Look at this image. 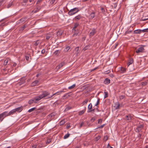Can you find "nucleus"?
<instances>
[{"mask_svg": "<svg viewBox=\"0 0 148 148\" xmlns=\"http://www.w3.org/2000/svg\"><path fill=\"white\" fill-rule=\"evenodd\" d=\"M25 18H22L20 20V21L21 22H23L25 21Z\"/></svg>", "mask_w": 148, "mask_h": 148, "instance_id": "obj_53", "label": "nucleus"}, {"mask_svg": "<svg viewBox=\"0 0 148 148\" xmlns=\"http://www.w3.org/2000/svg\"><path fill=\"white\" fill-rule=\"evenodd\" d=\"M99 101H100V99L99 98L97 101L96 104L95 105V106H97V105L99 104Z\"/></svg>", "mask_w": 148, "mask_h": 148, "instance_id": "obj_37", "label": "nucleus"}, {"mask_svg": "<svg viewBox=\"0 0 148 148\" xmlns=\"http://www.w3.org/2000/svg\"><path fill=\"white\" fill-rule=\"evenodd\" d=\"M51 140L50 139H48L46 142V144L49 143L51 142Z\"/></svg>", "mask_w": 148, "mask_h": 148, "instance_id": "obj_40", "label": "nucleus"}, {"mask_svg": "<svg viewBox=\"0 0 148 148\" xmlns=\"http://www.w3.org/2000/svg\"><path fill=\"white\" fill-rule=\"evenodd\" d=\"M90 47V46L89 45H87L83 49V50L84 51H85L88 49Z\"/></svg>", "mask_w": 148, "mask_h": 148, "instance_id": "obj_27", "label": "nucleus"}, {"mask_svg": "<svg viewBox=\"0 0 148 148\" xmlns=\"http://www.w3.org/2000/svg\"><path fill=\"white\" fill-rule=\"evenodd\" d=\"M29 58L28 56H26V59L27 60H28L29 59Z\"/></svg>", "mask_w": 148, "mask_h": 148, "instance_id": "obj_62", "label": "nucleus"}, {"mask_svg": "<svg viewBox=\"0 0 148 148\" xmlns=\"http://www.w3.org/2000/svg\"><path fill=\"white\" fill-rule=\"evenodd\" d=\"M2 118H3V117H2L1 115V114H0V120L1 121H2L3 119V118L2 119H1Z\"/></svg>", "mask_w": 148, "mask_h": 148, "instance_id": "obj_50", "label": "nucleus"}, {"mask_svg": "<svg viewBox=\"0 0 148 148\" xmlns=\"http://www.w3.org/2000/svg\"><path fill=\"white\" fill-rule=\"evenodd\" d=\"M42 1V0H38L36 3V5H37V6L38 7L39 6V5L40 4V3Z\"/></svg>", "mask_w": 148, "mask_h": 148, "instance_id": "obj_24", "label": "nucleus"}, {"mask_svg": "<svg viewBox=\"0 0 148 148\" xmlns=\"http://www.w3.org/2000/svg\"><path fill=\"white\" fill-rule=\"evenodd\" d=\"M125 97V96L124 95H121L119 97V99L121 100L122 99Z\"/></svg>", "mask_w": 148, "mask_h": 148, "instance_id": "obj_42", "label": "nucleus"}, {"mask_svg": "<svg viewBox=\"0 0 148 148\" xmlns=\"http://www.w3.org/2000/svg\"><path fill=\"white\" fill-rule=\"evenodd\" d=\"M72 31L73 32H75L76 31L75 28H74V27H73V28L72 29Z\"/></svg>", "mask_w": 148, "mask_h": 148, "instance_id": "obj_58", "label": "nucleus"}, {"mask_svg": "<svg viewBox=\"0 0 148 148\" xmlns=\"http://www.w3.org/2000/svg\"><path fill=\"white\" fill-rule=\"evenodd\" d=\"M22 107L21 106L19 107L16 108L14 109V110H14L15 112H20L22 110Z\"/></svg>", "mask_w": 148, "mask_h": 148, "instance_id": "obj_10", "label": "nucleus"}, {"mask_svg": "<svg viewBox=\"0 0 148 148\" xmlns=\"http://www.w3.org/2000/svg\"><path fill=\"white\" fill-rule=\"evenodd\" d=\"M80 51V50H79V47H77L75 48L73 53L77 56L79 54Z\"/></svg>", "mask_w": 148, "mask_h": 148, "instance_id": "obj_4", "label": "nucleus"}, {"mask_svg": "<svg viewBox=\"0 0 148 148\" xmlns=\"http://www.w3.org/2000/svg\"><path fill=\"white\" fill-rule=\"evenodd\" d=\"M70 135V134L68 133H67V134H65L64 137V139H66L67 138L69 137Z\"/></svg>", "mask_w": 148, "mask_h": 148, "instance_id": "obj_25", "label": "nucleus"}, {"mask_svg": "<svg viewBox=\"0 0 148 148\" xmlns=\"http://www.w3.org/2000/svg\"><path fill=\"white\" fill-rule=\"evenodd\" d=\"M101 10L102 13H104L105 12V9L103 8H101Z\"/></svg>", "mask_w": 148, "mask_h": 148, "instance_id": "obj_49", "label": "nucleus"}, {"mask_svg": "<svg viewBox=\"0 0 148 148\" xmlns=\"http://www.w3.org/2000/svg\"><path fill=\"white\" fill-rule=\"evenodd\" d=\"M143 125L140 124L139 125L136 129V132H139L143 128Z\"/></svg>", "mask_w": 148, "mask_h": 148, "instance_id": "obj_5", "label": "nucleus"}, {"mask_svg": "<svg viewBox=\"0 0 148 148\" xmlns=\"http://www.w3.org/2000/svg\"><path fill=\"white\" fill-rule=\"evenodd\" d=\"M132 116L130 114L126 115L125 116V119L127 121H130L132 119Z\"/></svg>", "mask_w": 148, "mask_h": 148, "instance_id": "obj_7", "label": "nucleus"}, {"mask_svg": "<svg viewBox=\"0 0 148 148\" xmlns=\"http://www.w3.org/2000/svg\"><path fill=\"white\" fill-rule=\"evenodd\" d=\"M114 107L116 109H119L120 107V105L119 102H116L115 104Z\"/></svg>", "mask_w": 148, "mask_h": 148, "instance_id": "obj_12", "label": "nucleus"}, {"mask_svg": "<svg viewBox=\"0 0 148 148\" xmlns=\"http://www.w3.org/2000/svg\"><path fill=\"white\" fill-rule=\"evenodd\" d=\"M132 32V31H127L125 32V34H130V33H131Z\"/></svg>", "mask_w": 148, "mask_h": 148, "instance_id": "obj_45", "label": "nucleus"}, {"mask_svg": "<svg viewBox=\"0 0 148 148\" xmlns=\"http://www.w3.org/2000/svg\"><path fill=\"white\" fill-rule=\"evenodd\" d=\"M63 92L62 91H61L58 92L53 94L52 95H50V93L49 92L46 91H43L42 92V94L40 95L39 96L35 97L34 99L29 100L28 103L30 104L34 103H37V101H39L43 98L46 97V99H49L55 95H58L60 94Z\"/></svg>", "mask_w": 148, "mask_h": 148, "instance_id": "obj_1", "label": "nucleus"}, {"mask_svg": "<svg viewBox=\"0 0 148 148\" xmlns=\"http://www.w3.org/2000/svg\"><path fill=\"white\" fill-rule=\"evenodd\" d=\"M28 0H23V1L24 3H26L27 2Z\"/></svg>", "mask_w": 148, "mask_h": 148, "instance_id": "obj_59", "label": "nucleus"}, {"mask_svg": "<svg viewBox=\"0 0 148 148\" xmlns=\"http://www.w3.org/2000/svg\"><path fill=\"white\" fill-rule=\"evenodd\" d=\"M45 52V49H42L41 51V53L42 54L44 53Z\"/></svg>", "mask_w": 148, "mask_h": 148, "instance_id": "obj_55", "label": "nucleus"}, {"mask_svg": "<svg viewBox=\"0 0 148 148\" xmlns=\"http://www.w3.org/2000/svg\"><path fill=\"white\" fill-rule=\"evenodd\" d=\"M36 145H33L32 146V148H36Z\"/></svg>", "mask_w": 148, "mask_h": 148, "instance_id": "obj_60", "label": "nucleus"}, {"mask_svg": "<svg viewBox=\"0 0 148 148\" xmlns=\"http://www.w3.org/2000/svg\"><path fill=\"white\" fill-rule=\"evenodd\" d=\"M126 69L125 68L123 67H121V73H124L126 71Z\"/></svg>", "mask_w": 148, "mask_h": 148, "instance_id": "obj_28", "label": "nucleus"}, {"mask_svg": "<svg viewBox=\"0 0 148 148\" xmlns=\"http://www.w3.org/2000/svg\"><path fill=\"white\" fill-rule=\"evenodd\" d=\"M104 125H105V124H103V125H101V126L99 127H97V128H102L104 127Z\"/></svg>", "mask_w": 148, "mask_h": 148, "instance_id": "obj_51", "label": "nucleus"}, {"mask_svg": "<svg viewBox=\"0 0 148 148\" xmlns=\"http://www.w3.org/2000/svg\"><path fill=\"white\" fill-rule=\"evenodd\" d=\"M143 47H140L137 49H136V52L137 53L144 52L145 49Z\"/></svg>", "mask_w": 148, "mask_h": 148, "instance_id": "obj_3", "label": "nucleus"}, {"mask_svg": "<svg viewBox=\"0 0 148 148\" xmlns=\"http://www.w3.org/2000/svg\"><path fill=\"white\" fill-rule=\"evenodd\" d=\"M104 94L105 95L104 98H106L108 96V93L107 92H104Z\"/></svg>", "mask_w": 148, "mask_h": 148, "instance_id": "obj_32", "label": "nucleus"}, {"mask_svg": "<svg viewBox=\"0 0 148 148\" xmlns=\"http://www.w3.org/2000/svg\"><path fill=\"white\" fill-rule=\"evenodd\" d=\"M142 32L141 29H137L134 31V34H140Z\"/></svg>", "mask_w": 148, "mask_h": 148, "instance_id": "obj_15", "label": "nucleus"}, {"mask_svg": "<svg viewBox=\"0 0 148 148\" xmlns=\"http://www.w3.org/2000/svg\"><path fill=\"white\" fill-rule=\"evenodd\" d=\"M77 33H74L73 35V36H77Z\"/></svg>", "mask_w": 148, "mask_h": 148, "instance_id": "obj_63", "label": "nucleus"}, {"mask_svg": "<svg viewBox=\"0 0 148 148\" xmlns=\"http://www.w3.org/2000/svg\"><path fill=\"white\" fill-rule=\"evenodd\" d=\"M56 0H50V3L51 4H53L54 3Z\"/></svg>", "mask_w": 148, "mask_h": 148, "instance_id": "obj_36", "label": "nucleus"}, {"mask_svg": "<svg viewBox=\"0 0 148 148\" xmlns=\"http://www.w3.org/2000/svg\"><path fill=\"white\" fill-rule=\"evenodd\" d=\"M147 81H145L144 82H141V84L142 86H144L147 85Z\"/></svg>", "mask_w": 148, "mask_h": 148, "instance_id": "obj_26", "label": "nucleus"}, {"mask_svg": "<svg viewBox=\"0 0 148 148\" xmlns=\"http://www.w3.org/2000/svg\"><path fill=\"white\" fill-rule=\"evenodd\" d=\"M15 110L13 109L11 110L8 113V115H9V116L11 115V114H14L15 112Z\"/></svg>", "mask_w": 148, "mask_h": 148, "instance_id": "obj_16", "label": "nucleus"}, {"mask_svg": "<svg viewBox=\"0 0 148 148\" xmlns=\"http://www.w3.org/2000/svg\"><path fill=\"white\" fill-rule=\"evenodd\" d=\"M25 25H24L21 28V30H23L25 28Z\"/></svg>", "mask_w": 148, "mask_h": 148, "instance_id": "obj_46", "label": "nucleus"}, {"mask_svg": "<svg viewBox=\"0 0 148 148\" xmlns=\"http://www.w3.org/2000/svg\"><path fill=\"white\" fill-rule=\"evenodd\" d=\"M88 101V99H85V100L82 103V104L83 105H85L86 104Z\"/></svg>", "mask_w": 148, "mask_h": 148, "instance_id": "obj_33", "label": "nucleus"}, {"mask_svg": "<svg viewBox=\"0 0 148 148\" xmlns=\"http://www.w3.org/2000/svg\"><path fill=\"white\" fill-rule=\"evenodd\" d=\"M8 60H9V59H5V60L4 62L3 65H6L8 63Z\"/></svg>", "mask_w": 148, "mask_h": 148, "instance_id": "obj_23", "label": "nucleus"}, {"mask_svg": "<svg viewBox=\"0 0 148 148\" xmlns=\"http://www.w3.org/2000/svg\"><path fill=\"white\" fill-rule=\"evenodd\" d=\"M108 139V137L107 136H105L103 138V140L105 141H106Z\"/></svg>", "mask_w": 148, "mask_h": 148, "instance_id": "obj_44", "label": "nucleus"}, {"mask_svg": "<svg viewBox=\"0 0 148 148\" xmlns=\"http://www.w3.org/2000/svg\"><path fill=\"white\" fill-rule=\"evenodd\" d=\"M100 136H98L97 137H96L95 138V140L96 141L98 140L100 138Z\"/></svg>", "mask_w": 148, "mask_h": 148, "instance_id": "obj_43", "label": "nucleus"}, {"mask_svg": "<svg viewBox=\"0 0 148 148\" xmlns=\"http://www.w3.org/2000/svg\"><path fill=\"white\" fill-rule=\"evenodd\" d=\"M1 114V115L3 119L5 117L9 116L8 112L7 111H5L3 112Z\"/></svg>", "mask_w": 148, "mask_h": 148, "instance_id": "obj_8", "label": "nucleus"}, {"mask_svg": "<svg viewBox=\"0 0 148 148\" xmlns=\"http://www.w3.org/2000/svg\"><path fill=\"white\" fill-rule=\"evenodd\" d=\"M59 50H56V51L54 53H53L55 55H57L58 53H59Z\"/></svg>", "mask_w": 148, "mask_h": 148, "instance_id": "obj_38", "label": "nucleus"}, {"mask_svg": "<svg viewBox=\"0 0 148 148\" xmlns=\"http://www.w3.org/2000/svg\"><path fill=\"white\" fill-rule=\"evenodd\" d=\"M81 16L80 15H79L75 16V19L76 21H78L80 19Z\"/></svg>", "mask_w": 148, "mask_h": 148, "instance_id": "obj_20", "label": "nucleus"}, {"mask_svg": "<svg viewBox=\"0 0 148 148\" xmlns=\"http://www.w3.org/2000/svg\"><path fill=\"white\" fill-rule=\"evenodd\" d=\"M62 33L60 31H58L57 32V36H60L62 35Z\"/></svg>", "mask_w": 148, "mask_h": 148, "instance_id": "obj_31", "label": "nucleus"}, {"mask_svg": "<svg viewBox=\"0 0 148 148\" xmlns=\"http://www.w3.org/2000/svg\"><path fill=\"white\" fill-rule=\"evenodd\" d=\"M38 82H39L38 80H35L32 83V85L33 86H36V84H37Z\"/></svg>", "mask_w": 148, "mask_h": 148, "instance_id": "obj_18", "label": "nucleus"}, {"mask_svg": "<svg viewBox=\"0 0 148 148\" xmlns=\"http://www.w3.org/2000/svg\"><path fill=\"white\" fill-rule=\"evenodd\" d=\"M107 148H113V147H111L109 144H108V145H107Z\"/></svg>", "mask_w": 148, "mask_h": 148, "instance_id": "obj_54", "label": "nucleus"}, {"mask_svg": "<svg viewBox=\"0 0 148 148\" xmlns=\"http://www.w3.org/2000/svg\"><path fill=\"white\" fill-rule=\"evenodd\" d=\"M12 5V3H10L7 5V8H9Z\"/></svg>", "mask_w": 148, "mask_h": 148, "instance_id": "obj_47", "label": "nucleus"}, {"mask_svg": "<svg viewBox=\"0 0 148 148\" xmlns=\"http://www.w3.org/2000/svg\"><path fill=\"white\" fill-rule=\"evenodd\" d=\"M76 84H73L72 86H70L68 87V89L69 90H71L73 89L75 86Z\"/></svg>", "mask_w": 148, "mask_h": 148, "instance_id": "obj_21", "label": "nucleus"}, {"mask_svg": "<svg viewBox=\"0 0 148 148\" xmlns=\"http://www.w3.org/2000/svg\"><path fill=\"white\" fill-rule=\"evenodd\" d=\"M79 25V24L78 23H75V25H74V28H77L78 26Z\"/></svg>", "mask_w": 148, "mask_h": 148, "instance_id": "obj_39", "label": "nucleus"}, {"mask_svg": "<svg viewBox=\"0 0 148 148\" xmlns=\"http://www.w3.org/2000/svg\"><path fill=\"white\" fill-rule=\"evenodd\" d=\"M65 123L64 121H62L60 123V125H62L64 124Z\"/></svg>", "mask_w": 148, "mask_h": 148, "instance_id": "obj_41", "label": "nucleus"}, {"mask_svg": "<svg viewBox=\"0 0 148 148\" xmlns=\"http://www.w3.org/2000/svg\"><path fill=\"white\" fill-rule=\"evenodd\" d=\"M110 76L112 77H114V75L112 74H110Z\"/></svg>", "mask_w": 148, "mask_h": 148, "instance_id": "obj_57", "label": "nucleus"}, {"mask_svg": "<svg viewBox=\"0 0 148 148\" xmlns=\"http://www.w3.org/2000/svg\"><path fill=\"white\" fill-rule=\"evenodd\" d=\"M70 47L69 46H66L64 49V51L65 52H67L70 49Z\"/></svg>", "mask_w": 148, "mask_h": 148, "instance_id": "obj_22", "label": "nucleus"}, {"mask_svg": "<svg viewBox=\"0 0 148 148\" xmlns=\"http://www.w3.org/2000/svg\"><path fill=\"white\" fill-rule=\"evenodd\" d=\"M65 64V63L64 62H62L59 64L58 66H57L56 68V69L57 70H58L59 69L62 67V66H64Z\"/></svg>", "mask_w": 148, "mask_h": 148, "instance_id": "obj_6", "label": "nucleus"}, {"mask_svg": "<svg viewBox=\"0 0 148 148\" xmlns=\"http://www.w3.org/2000/svg\"><path fill=\"white\" fill-rule=\"evenodd\" d=\"M51 37V36L50 35H48L46 36V39L47 40H49Z\"/></svg>", "mask_w": 148, "mask_h": 148, "instance_id": "obj_34", "label": "nucleus"}, {"mask_svg": "<svg viewBox=\"0 0 148 148\" xmlns=\"http://www.w3.org/2000/svg\"><path fill=\"white\" fill-rule=\"evenodd\" d=\"M38 44V43L37 42H36L35 43L34 45L36 46H37Z\"/></svg>", "mask_w": 148, "mask_h": 148, "instance_id": "obj_61", "label": "nucleus"}, {"mask_svg": "<svg viewBox=\"0 0 148 148\" xmlns=\"http://www.w3.org/2000/svg\"><path fill=\"white\" fill-rule=\"evenodd\" d=\"M96 32V29L94 28L92 29L89 34L90 36H92L94 35Z\"/></svg>", "mask_w": 148, "mask_h": 148, "instance_id": "obj_9", "label": "nucleus"}, {"mask_svg": "<svg viewBox=\"0 0 148 148\" xmlns=\"http://www.w3.org/2000/svg\"><path fill=\"white\" fill-rule=\"evenodd\" d=\"M79 11L78 8H75L71 9L68 12V14L70 16L73 15Z\"/></svg>", "mask_w": 148, "mask_h": 148, "instance_id": "obj_2", "label": "nucleus"}, {"mask_svg": "<svg viewBox=\"0 0 148 148\" xmlns=\"http://www.w3.org/2000/svg\"><path fill=\"white\" fill-rule=\"evenodd\" d=\"M141 31L143 32H148V28L141 30Z\"/></svg>", "mask_w": 148, "mask_h": 148, "instance_id": "obj_29", "label": "nucleus"}, {"mask_svg": "<svg viewBox=\"0 0 148 148\" xmlns=\"http://www.w3.org/2000/svg\"><path fill=\"white\" fill-rule=\"evenodd\" d=\"M133 62V59H131L129 61L128 64H127V65L128 66H129L131 64H132Z\"/></svg>", "mask_w": 148, "mask_h": 148, "instance_id": "obj_19", "label": "nucleus"}, {"mask_svg": "<svg viewBox=\"0 0 148 148\" xmlns=\"http://www.w3.org/2000/svg\"><path fill=\"white\" fill-rule=\"evenodd\" d=\"M84 124V123L83 122L81 123L80 124L79 128H80L82 127V126Z\"/></svg>", "mask_w": 148, "mask_h": 148, "instance_id": "obj_48", "label": "nucleus"}, {"mask_svg": "<svg viewBox=\"0 0 148 148\" xmlns=\"http://www.w3.org/2000/svg\"><path fill=\"white\" fill-rule=\"evenodd\" d=\"M92 106L91 103H90L88 105V112H90V110L92 109Z\"/></svg>", "mask_w": 148, "mask_h": 148, "instance_id": "obj_11", "label": "nucleus"}, {"mask_svg": "<svg viewBox=\"0 0 148 148\" xmlns=\"http://www.w3.org/2000/svg\"><path fill=\"white\" fill-rule=\"evenodd\" d=\"M86 107H85L84 109L80 111L79 112V115H82L85 112L86 110Z\"/></svg>", "mask_w": 148, "mask_h": 148, "instance_id": "obj_17", "label": "nucleus"}, {"mask_svg": "<svg viewBox=\"0 0 148 148\" xmlns=\"http://www.w3.org/2000/svg\"><path fill=\"white\" fill-rule=\"evenodd\" d=\"M95 109H91V110H90V112H93H93H94L95 111Z\"/></svg>", "mask_w": 148, "mask_h": 148, "instance_id": "obj_56", "label": "nucleus"}, {"mask_svg": "<svg viewBox=\"0 0 148 148\" xmlns=\"http://www.w3.org/2000/svg\"><path fill=\"white\" fill-rule=\"evenodd\" d=\"M95 16V12H92L89 15V17L90 18L92 19Z\"/></svg>", "mask_w": 148, "mask_h": 148, "instance_id": "obj_13", "label": "nucleus"}, {"mask_svg": "<svg viewBox=\"0 0 148 148\" xmlns=\"http://www.w3.org/2000/svg\"><path fill=\"white\" fill-rule=\"evenodd\" d=\"M36 109V108H33L29 110L28 111V112H30L33 111L35 109Z\"/></svg>", "mask_w": 148, "mask_h": 148, "instance_id": "obj_30", "label": "nucleus"}, {"mask_svg": "<svg viewBox=\"0 0 148 148\" xmlns=\"http://www.w3.org/2000/svg\"><path fill=\"white\" fill-rule=\"evenodd\" d=\"M71 107H68L65 108V111H67L71 109Z\"/></svg>", "mask_w": 148, "mask_h": 148, "instance_id": "obj_35", "label": "nucleus"}, {"mask_svg": "<svg viewBox=\"0 0 148 148\" xmlns=\"http://www.w3.org/2000/svg\"><path fill=\"white\" fill-rule=\"evenodd\" d=\"M102 122V120L101 119H100L98 121V123H101Z\"/></svg>", "mask_w": 148, "mask_h": 148, "instance_id": "obj_52", "label": "nucleus"}, {"mask_svg": "<svg viewBox=\"0 0 148 148\" xmlns=\"http://www.w3.org/2000/svg\"><path fill=\"white\" fill-rule=\"evenodd\" d=\"M110 82V80L108 78H106L104 81V83L105 84H108Z\"/></svg>", "mask_w": 148, "mask_h": 148, "instance_id": "obj_14", "label": "nucleus"}, {"mask_svg": "<svg viewBox=\"0 0 148 148\" xmlns=\"http://www.w3.org/2000/svg\"><path fill=\"white\" fill-rule=\"evenodd\" d=\"M143 46L144 47H145L146 48L148 49V45H143Z\"/></svg>", "mask_w": 148, "mask_h": 148, "instance_id": "obj_64", "label": "nucleus"}]
</instances>
